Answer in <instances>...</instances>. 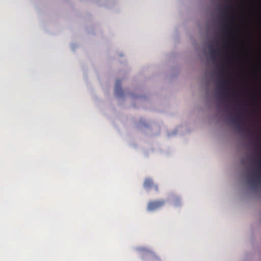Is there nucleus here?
Here are the masks:
<instances>
[{
  "mask_svg": "<svg viewBox=\"0 0 261 261\" xmlns=\"http://www.w3.org/2000/svg\"><path fill=\"white\" fill-rule=\"evenodd\" d=\"M219 84L221 86L222 97L226 98L227 95L226 93V91L227 90L228 85V79L226 77H223L222 80L219 81Z\"/></svg>",
  "mask_w": 261,
  "mask_h": 261,
  "instance_id": "f03ea898",
  "label": "nucleus"
},
{
  "mask_svg": "<svg viewBox=\"0 0 261 261\" xmlns=\"http://www.w3.org/2000/svg\"><path fill=\"white\" fill-rule=\"evenodd\" d=\"M247 133L249 134V135H250L252 133L251 132V129L250 128H249L247 130Z\"/></svg>",
  "mask_w": 261,
  "mask_h": 261,
  "instance_id": "9d476101",
  "label": "nucleus"
},
{
  "mask_svg": "<svg viewBox=\"0 0 261 261\" xmlns=\"http://www.w3.org/2000/svg\"><path fill=\"white\" fill-rule=\"evenodd\" d=\"M165 203V201L164 200L150 201L148 204L147 210L149 211H154L161 207L164 205Z\"/></svg>",
  "mask_w": 261,
  "mask_h": 261,
  "instance_id": "f257e3e1",
  "label": "nucleus"
},
{
  "mask_svg": "<svg viewBox=\"0 0 261 261\" xmlns=\"http://www.w3.org/2000/svg\"><path fill=\"white\" fill-rule=\"evenodd\" d=\"M219 72L221 73V74H223L224 73V70L222 68H220L219 69Z\"/></svg>",
  "mask_w": 261,
  "mask_h": 261,
  "instance_id": "9b49d317",
  "label": "nucleus"
},
{
  "mask_svg": "<svg viewBox=\"0 0 261 261\" xmlns=\"http://www.w3.org/2000/svg\"><path fill=\"white\" fill-rule=\"evenodd\" d=\"M239 117V115L237 116V117ZM238 118H234V119H232V122L236 124H237V127L238 128H239V129H241V125L238 122Z\"/></svg>",
  "mask_w": 261,
  "mask_h": 261,
  "instance_id": "0eeeda50",
  "label": "nucleus"
},
{
  "mask_svg": "<svg viewBox=\"0 0 261 261\" xmlns=\"http://www.w3.org/2000/svg\"><path fill=\"white\" fill-rule=\"evenodd\" d=\"M225 8L227 10H230V11H232L233 10V7L232 6H226L225 7Z\"/></svg>",
  "mask_w": 261,
  "mask_h": 261,
  "instance_id": "1a4fd4ad",
  "label": "nucleus"
},
{
  "mask_svg": "<svg viewBox=\"0 0 261 261\" xmlns=\"http://www.w3.org/2000/svg\"><path fill=\"white\" fill-rule=\"evenodd\" d=\"M144 187L146 188H151L152 187H154L155 190H158V187L157 185H153V182L152 179L149 178H145L144 182Z\"/></svg>",
  "mask_w": 261,
  "mask_h": 261,
  "instance_id": "20e7f679",
  "label": "nucleus"
},
{
  "mask_svg": "<svg viewBox=\"0 0 261 261\" xmlns=\"http://www.w3.org/2000/svg\"><path fill=\"white\" fill-rule=\"evenodd\" d=\"M123 90L121 87V81L118 80L116 82L115 93L118 95H121Z\"/></svg>",
  "mask_w": 261,
  "mask_h": 261,
  "instance_id": "39448f33",
  "label": "nucleus"
},
{
  "mask_svg": "<svg viewBox=\"0 0 261 261\" xmlns=\"http://www.w3.org/2000/svg\"><path fill=\"white\" fill-rule=\"evenodd\" d=\"M223 17L224 18V20L225 22V24L223 26V31L225 35H227L228 33V31L231 29V25L229 24H228V22L229 20V17L228 13L225 12L222 14Z\"/></svg>",
  "mask_w": 261,
  "mask_h": 261,
  "instance_id": "7ed1b4c3",
  "label": "nucleus"
},
{
  "mask_svg": "<svg viewBox=\"0 0 261 261\" xmlns=\"http://www.w3.org/2000/svg\"><path fill=\"white\" fill-rule=\"evenodd\" d=\"M254 96L256 98V95H254Z\"/></svg>",
  "mask_w": 261,
  "mask_h": 261,
  "instance_id": "f8f14e48",
  "label": "nucleus"
},
{
  "mask_svg": "<svg viewBox=\"0 0 261 261\" xmlns=\"http://www.w3.org/2000/svg\"><path fill=\"white\" fill-rule=\"evenodd\" d=\"M223 44L224 48H229V42L225 41L224 39H223Z\"/></svg>",
  "mask_w": 261,
  "mask_h": 261,
  "instance_id": "6e6552de",
  "label": "nucleus"
},
{
  "mask_svg": "<svg viewBox=\"0 0 261 261\" xmlns=\"http://www.w3.org/2000/svg\"><path fill=\"white\" fill-rule=\"evenodd\" d=\"M210 50L211 55L213 59H216L217 56L221 54V51L219 49H214L212 48V46H210Z\"/></svg>",
  "mask_w": 261,
  "mask_h": 261,
  "instance_id": "423d86ee",
  "label": "nucleus"
}]
</instances>
